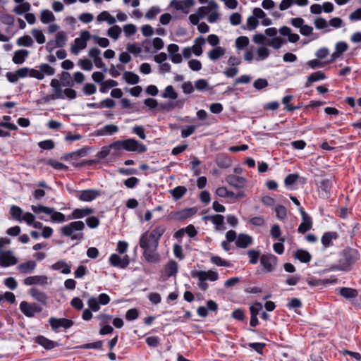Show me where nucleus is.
<instances>
[{
  "label": "nucleus",
  "instance_id": "obj_34",
  "mask_svg": "<svg viewBox=\"0 0 361 361\" xmlns=\"http://www.w3.org/2000/svg\"><path fill=\"white\" fill-rule=\"evenodd\" d=\"M205 43V39L202 37H199L195 39V44L191 48L195 55L199 56L202 54V47Z\"/></svg>",
  "mask_w": 361,
  "mask_h": 361
},
{
  "label": "nucleus",
  "instance_id": "obj_22",
  "mask_svg": "<svg viewBox=\"0 0 361 361\" xmlns=\"http://www.w3.org/2000/svg\"><path fill=\"white\" fill-rule=\"evenodd\" d=\"M36 343L44 347L46 350H51L55 347L58 346V343L48 339L43 336H38L36 337Z\"/></svg>",
  "mask_w": 361,
  "mask_h": 361
},
{
  "label": "nucleus",
  "instance_id": "obj_38",
  "mask_svg": "<svg viewBox=\"0 0 361 361\" xmlns=\"http://www.w3.org/2000/svg\"><path fill=\"white\" fill-rule=\"evenodd\" d=\"M61 81L62 86L72 87L74 86V81L73 80L71 74L68 72L63 71L61 75Z\"/></svg>",
  "mask_w": 361,
  "mask_h": 361
},
{
  "label": "nucleus",
  "instance_id": "obj_60",
  "mask_svg": "<svg viewBox=\"0 0 361 361\" xmlns=\"http://www.w3.org/2000/svg\"><path fill=\"white\" fill-rule=\"evenodd\" d=\"M257 60H264L269 57L270 52L269 50L265 47H261L257 49Z\"/></svg>",
  "mask_w": 361,
  "mask_h": 361
},
{
  "label": "nucleus",
  "instance_id": "obj_39",
  "mask_svg": "<svg viewBox=\"0 0 361 361\" xmlns=\"http://www.w3.org/2000/svg\"><path fill=\"white\" fill-rule=\"evenodd\" d=\"M204 219L211 221L214 225L216 226L217 229H219V227L224 224V217L221 214H215L205 216Z\"/></svg>",
  "mask_w": 361,
  "mask_h": 361
},
{
  "label": "nucleus",
  "instance_id": "obj_45",
  "mask_svg": "<svg viewBox=\"0 0 361 361\" xmlns=\"http://www.w3.org/2000/svg\"><path fill=\"white\" fill-rule=\"evenodd\" d=\"M163 98H170L176 99L178 97V94L174 90L172 85H169L165 88L164 92L161 94Z\"/></svg>",
  "mask_w": 361,
  "mask_h": 361
},
{
  "label": "nucleus",
  "instance_id": "obj_24",
  "mask_svg": "<svg viewBox=\"0 0 361 361\" xmlns=\"http://www.w3.org/2000/svg\"><path fill=\"white\" fill-rule=\"evenodd\" d=\"M30 295L39 302L43 305H47V295L42 291L39 290L37 288H32L30 290Z\"/></svg>",
  "mask_w": 361,
  "mask_h": 361
},
{
  "label": "nucleus",
  "instance_id": "obj_59",
  "mask_svg": "<svg viewBox=\"0 0 361 361\" xmlns=\"http://www.w3.org/2000/svg\"><path fill=\"white\" fill-rule=\"evenodd\" d=\"M87 305L89 308L93 312H97L100 309V303L98 302L97 299L94 297H92L89 298L87 301Z\"/></svg>",
  "mask_w": 361,
  "mask_h": 361
},
{
  "label": "nucleus",
  "instance_id": "obj_17",
  "mask_svg": "<svg viewBox=\"0 0 361 361\" xmlns=\"http://www.w3.org/2000/svg\"><path fill=\"white\" fill-rule=\"evenodd\" d=\"M36 267V262L30 259L25 262L19 264L16 269L21 274L26 275L33 273Z\"/></svg>",
  "mask_w": 361,
  "mask_h": 361
},
{
  "label": "nucleus",
  "instance_id": "obj_15",
  "mask_svg": "<svg viewBox=\"0 0 361 361\" xmlns=\"http://www.w3.org/2000/svg\"><path fill=\"white\" fill-rule=\"evenodd\" d=\"M226 181L231 186L236 189H242L245 188L247 184L246 178L234 174L227 175L226 177Z\"/></svg>",
  "mask_w": 361,
  "mask_h": 361
},
{
  "label": "nucleus",
  "instance_id": "obj_16",
  "mask_svg": "<svg viewBox=\"0 0 361 361\" xmlns=\"http://www.w3.org/2000/svg\"><path fill=\"white\" fill-rule=\"evenodd\" d=\"M48 283V278L46 276L36 275L27 276L23 280V284L25 286L42 285L44 286Z\"/></svg>",
  "mask_w": 361,
  "mask_h": 361
},
{
  "label": "nucleus",
  "instance_id": "obj_3",
  "mask_svg": "<svg viewBox=\"0 0 361 361\" xmlns=\"http://www.w3.org/2000/svg\"><path fill=\"white\" fill-rule=\"evenodd\" d=\"M359 259V252L356 249L347 247L340 252L338 262L344 269V271H348L350 270L351 266Z\"/></svg>",
  "mask_w": 361,
  "mask_h": 361
},
{
  "label": "nucleus",
  "instance_id": "obj_62",
  "mask_svg": "<svg viewBox=\"0 0 361 361\" xmlns=\"http://www.w3.org/2000/svg\"><path fill=\"white\" fill-rule=\"evenodd\" d=\"M299 178V175L298 173H291L288 175L285 180L284 184L286 186L288 187L293 185L297 180Z\"/></svg>",
  "mask_w": 361,
  "mask_h": 361
},
{
  "label": "nucleus",
  "instance_id": "obj_41",
  "mask_svg": "<svg viewBox=\"0 0 361 361\" xmlns=\"http://www.w3.org/2000/svg\"><path fill=\"white\" fill-rule=\"evenodd\" d=\"M52 267L54 270L61 269V272L65 274H70L71 271V266L67 264L63 261H59L56 262L55 264H53Z\"/></svg>",
  "mask_w": 361,
  "mask_h": 361
},
{
  "label": "nucleus",
  "instance_id": "obj_47",
  "mask_svg": "<svg viewBox=\"0 0 361 361\" xmlns=\"http://www.w3.org/2000/svg\"><path fill=\"white\" fill-rule=\"evenodd\" d=\"M170 6L173 8H174L177 11H185L189 6H188V4L186 3H184L183 1L180 0H172Z\"/></svg>",
  "mask_w": 361,
  "mask_h": 361
},
{
  "label": "nucleus",
  "instance_id": "obj_55",
  "mask_svg": "<svg viewBox=\"0 0 361 361\" xmlns=\"http://www.w3.org/2000/svg\"><path fill=\"white\" fill-rule=\"evenodd\" d=\"M32 34L38 44H43L45 42V37L42 30L33 29L32 30Z\"/></svg>",
  "mask_w": 361,
  "mask_h": 361
},
{
  "label": "nucleus",
  "instance_id": "obj_2",
  "mask_svg": "<svg viewBox=\"0 0 361 361\" xmlns=\"http://www.w3.org/2000/svg\"><path fill=\"white\" fill-rule=\"evenodd\" d=\"M85 225L81 221H72L70 224L61 227L60 231L63 235L70 237L71 240H79L83 239L84 234L82 232Z\"/></svg>",
  "mask_w": 361,
  "mask_h": 361
},
{
  "label": "nucleus",
  "instance_id": "obj_8",
  "mask_svg": "<svg viewBox=\"0 0 361 361\" xmlns=\"http://www.w3.org/2000/svg\"><path fill=\"white\" fill-rule=\"evenodd\" d=\"M21 312L27 317H33L36 313L42 312V308L37 303H29L22 301L19 306Z\"/></svg>",
  "mask_w": 361,
  "mask_h": 361
},
{
  "label": "nucleus",
  "instance_id": "obj_19",
  "mask_svg": "<svg viewBox=\"0 0 361 361\" xmlns=\"http://www.w3.org/2000/svg\"><path fill=\"white\" fill-rule=\"evenodd\" d=\"M94 212L93 209L90 207L82 209H75L73 210L71 214L67 216V219H82L86 216H88Z\"/></svg>",
  "mask_w": 361,
  "mask_h": 361
},
{
  "label": "nucleus",
  "instance_id": "obj_40",
  "mask_svg": "<svg viewBox=\"0 0 361 361\" xmlns=\"http://www.w3.org/2000/svg\"><path fill=\"white\" fill-rule=\"evenodd\" d=\"M68 37L65 32L59 31L56 35L54 40L57 47H63L66 44Z\"/></svg>",
  "mask_w": 361,
  "mask_h": 361
},
{
  "label": "nucleus",
  "instance_id": "obj_50",
  "mask_svg": "<svg viewBox=\"0 0 361 361\" xmlns=\"http://www.w3.org/2000/svg\"><path fill=\"white\" fill-rule=\"evenodd\" d=\"M121 33V28L118 25H114L111 27L107 32L108 35L114 39H117Z\"/></svg>",
  "mask_w": 361,
  "mask_h": 361
},
{
  "label": "nucleus",
  "instance_id": "obj_12",
  "mask_svg": "<svg viewBox=\"0 0 361 361\" xmlns=\"http://www.w3.org/2000/svg\"><path fill=\"white\" fill-rule=\"evenodd\" d=\"M299 212L301 214L302 221L300 224L298 231L300 233H305L312 227V218L306 213L303 207H300Z\"/></svg>",
  "mask_w": 361,
  "mask_h": 361
},
{
  "label": "nucleus",
  "instance_id": "obj_42",
  "mask_svg": "<svg viewBox=\"0 0 361 361\" xmlns=\"http://www.w3.org/2000/svg\"><path fill=\"white\" fill-rule=\"evenodd\" d=\"M293 95H286L283 99H282V103L286 105V107H285V109L288 111H290V112H293L294 111L295 109H298L300 108V106H293L291 104H290V102L293 99Z\"/></svg>",
  "mask_w": 361,
  "mask_h": 361
},
{
  "label": "nucleus",
  "instance_id": "obj_5",
  "mask_svg": "<svg viewBox=\"0 0 361 361\" xmlns=\"http://www.w3.org/2000/svg\"><path fill=\"white\" fill-rule=\"evenodd\" d=\"M91 38L89 31L84 30L81 32L80 37L75 38L74 44L71 47V51L75 55H78L80 50L84 49L87 47V42Z\"/></svg>",
  "mask_w": 361,
  "mask_h": 361
},
{
  "label": "nucleus",
  "instance_id": "obj_13",
  "mask_svg": "<svg viewBox=\"0 0 361 361\" xmlns=\"http://www.w3.org/2000/svg\"><path fill=\"white\" fill-rule=\"evenodd\" d=\"M13 254V251L11 250L0 252V266L7 267L16 264L18 259Z\"/></svg>",
  "mask_w": 361,
  "mask_h": 361
},
{
  "label": "nucleus",
  "instance_id": "obj_63",
  "mask_svg": "<svg viewBox=\"0 0 361 361\" xmlns=\"http://www.w3.org/2000/svg\"><path fill=\"white\" fill-rule=\"evenodd\" d=\"M99 219L94 216H92L86 219V224L90 228H97L99 225Z\"/></svg>",
  "mask_w": 361,
  "mask_h": 361
},
{
  "label": "nucleus",
  "instance_id": "obj_1",
  "mask_svg": "<svg viewBox=\"0 0 361 361\" xmlns=\"http://www.w3.org/2000/svg\"><path fill=\"white\" fill-rule=\"evenodd\" d=\"M164 226L155 227L151 232L143 233L139 240L140 247L143 250V257L149 263H157L160 260L157 252L161 237L165 233Z\"/></svg>",
  "mask_w": 361,
  "mask_h": 361
},
{
  "label": "nucleus",
  "instance_id": "obj_20",
  "mask_svg": "<svg viewBox=\"0 0 361 361\" xmlns=\"http://www.w3.org/2000/svg\"><path fill=\"white\" fill-rule=\"evenodd\" d=\"M50 85L52 87L54 94L51 97L52 99H64V96L63 94V91L61 89V85L60 81L56 78H54L51 80Z\"/></svg>",
  "mask_w": 361,
  "mask_h": 361
},
{
  "label": "nucleus",
  "instance_id": "obj_44",
  "mask_svg": "<svg viewBox=\"0 0 361 361\" xmlns=\"http://www.w3.org/2000/svg\"><path fill=\"white\" fill-rule=\"evenodd\" d=\"M17 44L18 46H24V47H31L33 44V39L29 35H24L23 37H19L17 39Z\"/></svg>",
  "mask_w": 361,
  "mask_h": 361
},
{
  "label": "nucleus",
  "instance_id": "obj_21",
  "mask_svg": "<svg viewBox=\"0 0 361 361\" xmlns=\"http://www.w3.org/2000/svg\"><path fill=\"white\" fill-rule=\"evenodd\" d=\"M252 238L250 235L244 233L239 234L235 240L236 246L240 248H246L249 245H252Z\"/></svg>",
  "mask_w": 361,
  "mask_h": 361
},
{
  "label": "nucleus",
  "instance_id": "obj_49",
  "mask_svg": "<svg viewBox=\"0 0 361 361\" xmlns=\"http://www.w3.org/2000/svg\"><path fill=\"white\" fill-rule=\"evenodd\" d=\"M247 255L250 258L249 262L251 264H256L259 260V257H260V251L255 250H250L247 252Z\"/></svg>",
  "mask_w": 361,
  "mask_h": 361
},
{
  "label": "nucleus",
  "instance_id": "obj_32",
  "mask_svg": "<svg viewBox=\"0 0 361 361\" xmlns=\"http://www.w3.org/2000/svg\"><path fill=\"white\" fill-rule=\"evenodd\" d=\"M87 154V149L86 148H81V149H80L78 150H76L75 152H72L66 154L64 156V159L66 160H68V159L76 160V159H78L80 157H83L86 156Z\"/></svg>",
  "mask_w": 361,
  "mask_h": 361
},
{
  "label": "nucleus",
  "instance_id": "obj_36",
  "mask_svg": "<svg viewBox=\"0 0 361 361\" xmlns=\"http://www.w3.org/2000/svg\"><path fill=\"white\" fill-rule=\"evenodd\" d=\"M175 200H180L187 192V188L185 186H177L169 191Z\"/></svg>",
  "mask_w": 361,
  "mask_h": 361
},
{
  "label": "nucleus",
  "instance_id": "obj_57",
  "mask_svg": "<svg viewBox=\"0 0 361 361\" xmlns=\"http://www.w3.org/2000/svg\"><path fill=\"white\" fill-rule=\"evenodd\" d=\"M103 342L98 341L94 343H85L80 346L81 349H102Z\"/></svg>",
  "mask_w": 361,
  "mask_h": 361
},
{
  "label": "nucleus",
  "instance_id": "obj_48",
  "mask_svg": "<svg viewBox=\"0 0 361 361\" xmlns=\"http://www.w3.org/2000/svg\"><path fill=\"white\" fill-rule=\"evenodd\" d=\"M271 235L274 239H278L279 241L284 242L285 239L283 238H281V231L280 226L278 224H274L270 231Z\"/></svg>",
  "mask_w": 361,
  "mask_h": 361
},
{
  "label": "nucleus",
  "instance_id": "obj_30",
  "mask_svg": "<svg viewBox=\"0 0 361 361\" xmlns=\"http://www.w3.org/2000/svg\"><path fill=\"white\" fill-rule=\"evenodd\" d=\"M216 165L221 169H227L231 165L230 159L225 154H219L216 159Z\"/></svg>",
  "mask_w": 361,
  "mask_h": 361
},
{
  "label": "nucleus",
  "instance_id": "obj_28",
  "mask_svg": "<svg viewBox=\"0 0 361 361\" xmlns=\"http://www.w3.org/2000/svg\"><path fill=\"white\" fill-rule=\"evenodd\" d=\"M294 256L297 259L302 263H307L312 259L311 255L307 250L302 249L297 250Z\"/></svg>",
  "mask_w": 361,
  "mask_h": 361
},
{
  "label": "nucleus",
  "instance_id": "obj_9",
  "mask_svg": "<svg viewBox=\"0 0 361 361\" xmlns=\"http://www.w3.org/2000/svg\"><path fill=\"white\" fill-rule=\"evenodd\" d=\"M147 149V147L144 144L134 138L124 140V150L127 152H135L142 154L145 152Z\"/></svg>",
  "mask_w": 361,
  "mask_h": 361
},
{
  "label": "nucleus",
  "instance_id": "obj_7",
  "mask_svg": "<svg viewBox=\"0 0 361 361\" xmlns=\"http://www.w3.org/2000/svg\"><path fill=\"white\" fill-rule=\"evenodd\" d=\"M49 323L51 329L55 332H59L60 328L68 329L74 324V322L71 319L56 317H50Z\"/></svg>",
  "mask_w": 361,
  "mask_h": 361
},
{
  "label": "nucleus",
  "instance_id": "obj_46",
  "mask_svg": "<svg viewBox=\"0 0 361 361\" xmlns=\"http://www.w3.org/2000/svg\"><path fill=\"white\" fill-rule=\"evenodd\" d=\"M31 8L30 4L28 2H25L20 4V5L16 6L13 9V11L18 15H21L24 13L28 12Z\"/></svg>",
  "mask_w": 361,
  "mask_h": 361
},
{
  "label": "nucleus",
  "instance_id": "obj_26",
  "mask_svg": "<svg viewBox=\"0 0 361 361\" xmlns=\"http://www.w3.org/2000/svg\"><path fill=\"white\" fill-rule=\"evenodd\" d=\"M325 78L326 75L322 71H317L312 73L307 77V80L305 85V87H310L313 82L324 80Z\"/></svg>",
  "mask_w": 361,
  "mask_h": 361
},
{
  "label": "nucleus",
  "instance_id": "obj_14",
  "mask_svg": "<svg viewBox=\"0 0 361 361\" xmlns=\"http://www.w3.org/2000/svg\"><path fill=\"white\" fill-rule=\"evenodd\" d=\"M109 262L113 267L125 269L128 266L130 259L128 255L121 258L118 255L114 253L111 255Z\"/></svg>",
  "mask_w": 361,
  "mask_h": 361
},
{
  "label": "nucleus",
  "instance_id": "obj_11",
  "mask_svg": "<svg viewBox=\"0 0 361 361\" xmlns=\"http://www.w3.org/2000/svg\"><path fill=\"white\" fill-rule=\"evenodd\" d=\"M102 195L100 190L94 189L83 190L77 192L76 197L83 202H91L97 199Z\"/></svg>",
  "mask_w": 361,
  "mask_h": 361
},
{
  "label": "nucleus",
  "instance_id": "obj_52",
  "mask_svg": "<svg viewBox=\"0 0 361 361\" xmlns=\"http://www.w3.org/2000/svg\"><path fill=\"white\" fill-rule=\"evenodd\" d=\"M249 44V38L246 36H240L235 40V47L238 49H243Z\"/></svg>",
  "mask_w": 361,
  "mask_h": 361
},
{
  "label": "nucleus",
  "instance_id": "obj_53",
  "mask_svg": "<svg viewBox=\"0 0 361 361\" xmlns=\"http://www.w3.org/2000/svg\"><path fill=\"white\" fill-rule=\"evenodd\" d=\"M51 219L52 221L57 223H63L68 220L63 214L55 210H54V212L51 215Z\"/></svg>",
  "mask_w": 361,
  "mask_h": 361
},
{
  "label": "nucleus",
  "instance_id": "obj_27",
  "mask_svg": "<svg viewBox=\"0 0 361 361\" xmlns=\"http://www.w3.org/2000/svg\"><path fill=\"white\" fill-rule=\"evenodd\" d=\"M197 212L195 207L186 208L176 213V219L178 220H184L192 216Z\"/></svg>",
  "mask_w": 361,
  "mask_h": 361
},
{
  "label": "nucleus",
  "instance_id": "obj_18",
  "mask_svg": "<svg viewBox=\"0 0 361 361\" xmlns=\"http://www.w3.org/2000/svg\"><path fill=\"white\" fill-rule=\"evenodd\" d=\"M178 264L174 260L169 261L164 268L162 271V276L165 279H169L171 276H176L178 272Z\"/></svg>",
  "mask_w": 361,
  "mask_h": 361
},
{
  "label": "nucleus",
  "instance_id": "obj_6",
  "mask_svg": "<svg viewBox=\"0 0 361 361\" xmlns=\"http://www.w3.org/2000/svg\"><path fill=\"white\" fill-rule=\"evenodd\" d=\"M319 197L322 199H328L331 197L333 182L331 179H322L317 183Z\"/></svg>",
  "mask_w": 361,
  "mask_h": 361
},
{
  "label": "nucleus",
  "instance_id": "obj_29",
  "mask_svg": "<svg viewBox=\"0 0 361 361\" xmlns=\"http://www.w3.org/2000/svg\"><path fill=\"white\" fill-rule=\"evenodd\" d=\"M118 131V127L114 124L106 125L98 131L99 135H111Z\"/></svg>",
  "mask_w": 361,
  "mask_h": 361
},
{
  "label": "nucleus",
  "instance_id": "obj_4",
  "mask_svg": "<svg viewBox=\"0 0 361 361\" xmlns=\"http://www.w3.org/2000/svg\"><path fill=\"white\" fill-rule=\"evenodd\" d=\"M191 276L197 279L199 282L198 287L203 291H205L209 286L206 281H216L219 279V274L213 270L206 271H192Z\"/></svg>",
  "mask_w": 361,
  "mask_h": 361
},
{
  "label": "nucleus",
  "instance_id": "obj_58",
  "mask_svg": "<svg viewBox=\"0 0 361 361\" xmlns=\"http://www.w3.org/2000/svg\"><path fill=\"white\" fill-rule=\"evenodd\" d=\"M275 212L276 217L281 220L284 219L286 217L287 212L284 206L278 204L275 207Z\"/></svg>",
  "mask_w": 361,
  "mask_h": 361
},
{
  "label": "nucleus",
  "instance_id": "obj_54",
  "mask_svg": "<svg viewBox=\"0 0 361 361\" xmlns=\"http://www.w3.org/2000/svg\"><path fill=\"white\" fill-rule=\"evenodd\" d=\"M10 214L13 219H17L19 221H21V214H23V210L20 207L13 205L10 209Z\"/></svg>",
  "mask_w": 361,
  "mask_h": 361
},
{
  "label": "nucleus",
  "instance_id": "obj_43",
  "mask_svg": "<svg viewBox=\"0 0 361 361\" xmlns=\"http://www.w3.org/2000/svg\"><path fill=\"white\" fill-rule=\"evenodd\" d=\"M286 42L285 39L280 37H275L271 39L267 44L272 47L275 49H279Z\"/></svg>",
  "mask_w": 361,
  "mask_h": 361
},
{
  "label": "nucleus",
  "instance_id": "obj_10",
  "mask_svg": "<svg viewBox=\"0 0 361 361\" xmlns=\"http://www.w3.org/2000/svg\"><path fill=\"white\" fill-rule=\"evenodd\" d=\"M277 262V257L272 254L263 255L260 257V264L267 273L272 272L275 270Z\"/></svg>",
  "mask_w": 361,
  "mask_h": 361
},
{
  "label": "nucleus",
  "instance_id": "obj_56",
  "mask_svg": "<svg viewBox=\"0 0 361 361\" xmlns=\"http://www.w3.org/2000/svg\"><path fill=\"white\" fill-rule=\"evenodd\" d=\"M94 42L101 47L105 48L109 45V40L105 37H100L97 35L91 36Z\"/></svg>",
  "mask_w": 361,
  "mask_h": 361
},
{
  "label": "nucleus",
  "instance_id": "obj_37",
  "mask_svg": "<svg viewBox=\"0 0 361 361\" xmlns=\"http://www.w3.org/2000/svg\"><path fill=\"white\" fill-rule=\"evenodd\" d=\"M40 20L44 24H47L55 20V16L49 10H43L40 14Z\"/></svg>",
  "mask_w": 361,
  "mask_h": 361
},
{
  "label": "nucleus",
  "instance_id": "obj_25",
  "mask_svg": "<svg viewBox=\"0 0 361 361\" xmlns=\"http://www.w3.org/2000/svg\"><path fill=\"white\" fill-rule=\"evenodd\" d=\"M338 238V235L336 232H326L322 235L321 241L323 246L327 248L332 245V240H336Z\"/></svg>",
  "mask_w": 361,
  "mask_h": 361
},
{
  "label": "nucleus",
  "instance_id": "obj_64",
  "mask_svg": "<svg viewBox=\"0 0 361 361\" xmlns=\"http://www.w3.org/2000/svg\"><path fill=\"white\" fill-rule=\"evenodd\" d=\"M268 81L264 78H259L253 83V87L258 90H262L268 86Z\"/></svg>",
  "mask_w": 361,
  "mask_h": 361
},
{
  "label": "nucleus",
  "instance_id": "obj_33",
  "mask_svg": "<svg viewBox=\"0 0 361 361\" xmlns=\"http://www.w3.org/2000/svg\"><path fill=\"white\" fill-rule=\"evenodd\" d=\"M225 54V49L221 47H216L208 53V57L212 61H216Z\"/></svg>",
  "mask_w": 361,
  "mask_h": 361
},
{
  "label": "nucleus",
  "instance_id": "obj_51",
  "mask_svg": "<svg viewBox=\"0 0 361 361\" xmlns=\"http://www.w3.org/2000/svg\"><path fill=\"white\" fill-rule=\"evenodd\" d=\"M118 85V82L114 80H108L102 83V86L99 89L100 92L102 93H106L107 92L108 88L114 87Z\"/></svg>",
  "mask_w": 361,
  "mask_h": 361
},
{
  "label": "nucleus",
  "instance_id": "obj_31",
  "mask_svg": "<svg viewBox=\"0 0 361 361\" xmlns=\"http://www.w3.org/2000/svg\"><path fill=\"white\" fill-rule=\"evenodd\" d=\"M339 293L341 296L346 299H352L355 298L357 296V290L351 288H341L339 290Z\"/></svg>",
  "mask_w": 361,
  "mask_h": 361
},
{
  "label": "nucleus",
  "instance_id": "obj_61",
  "mask_svg": "<svg viewBox=\"0 0 361 361\" xmlns=\"http://www.w3.org/2000/svg\"><path fill=\"white\" fill-rule=\"evenodd\" d=\"M39 68L44 75L45 74L47 75H53L55 73V69L47 63H42L39 65Z\"/></svg>",
  "mask_w": 361,
  "mask_h": 361
},
{
  "label": "nucleus",
  "instance_id": "obj_35",
  "mask_svg": "<svg viewBox=\"0 0 361 361\" xmlns=\"http://www.w3.org/2000/svg\"><path fill=\"white\" fill-rule=\"evenodd\" d=\"M123 78L127 83L130 85L137 84L140 80L139 76L131 71H125L123 75Z\"/></svg>",
  "mask_w": 361,
  "mask_h": 361
},
{
  "label": "nucleus",
  "instance_id": "obj_23",
  "mask_svg": "<svg viewBox=\"0 0 361 361\" xmlns=\"http://www.w3.org/2000/svg\"><path fill=\"white\" fill-rule=\"evenodd\" d=\"M29 55V51L26 49H19L14 52L12 61L15 64H22Z\"/></svg>",
  "mask_w": 361,
  "mask_h": 361
}]
</instances>
